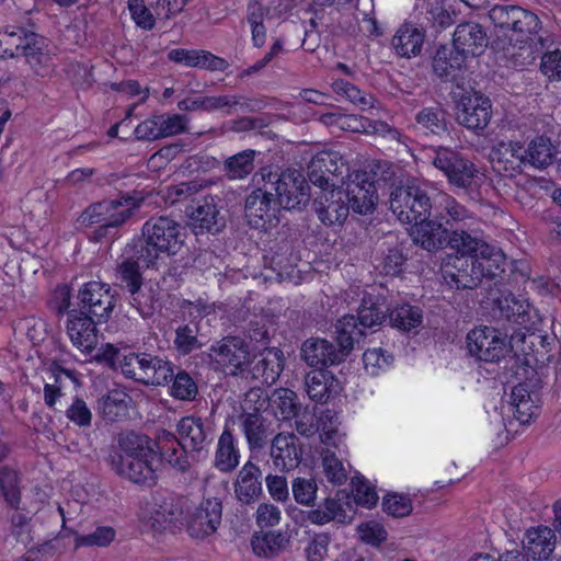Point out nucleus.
Returning a JSON list of instances; mask_svg holds the SVG:
<instances>
[{"label":"nucleus","mask_w":561,"mask_h":561,"mask_svg":"<svg viewBox=\"0 0 561 561\" xmlns=\"http://www.w3.org/2000/svg\"><path fill=\"white\" fill-rule=\"evenodd\" d=\"M449 229L430 218L415 222L411 228V237L415 244L428 252L444 249L448 243Z\"/></svg>","instance_id":"nucleus-26"},{"label":"nucleus","mask_w":561,"mask_h":561,"mask_svg":"<svg viewBox=\"0 0 561 561\" xmlns=\"http://www.w3.org/2000/svg\"><path fill=\"white\" fill-rule=\"evenodd\" d=\"M493 169L505 176H514L523 172L526 163L524 148L519 142L501 141L490 152Z\"/></svg>","instance_id":"nucleus-22"},{"label":"nucleus","mask_w":561,"mask_h":561,"mask_svg":"<svg viewBox=\"0 0 561 561\" xmlns=\"http://www.w3.org/2000/svg\"><path fill=\"white\" fill-rule=\"evenodd\" d=\"M184 240L185 228L179 221L169 216L151 217L142 225L136 255L146 267H150L161 254L175 255Z\"/></svg>","instance_id":"nucleus-3"},{"label":"nucleus","mask_w":561,"mask_h":561,"mask_svg":"<svg viewBox=\"0 0 561 561\" xmlns=\"http://www.w3.org/2000/svg\"><path fill=\"white\" fill-rule=\"evenodd\" d=\"M288 543V539L282 533H263L253 536L251 546L257 557L273 558L277 556Z\"/></svg>","instance_id":"nucleus-44"},{"label":"nucleus","mask_w":561,"mask_h":561,"mask_svg":"<svg viewBox=\"0 0 561 561\" xmlns=\"http://www.w3.org/2000/svg\"><path fill=\"white\" fill-rule=\"evenodd\" d=\"M333 91L348 100L360 110H367L374 106V96L365 91L359 90L353 83L345 80H336L332 84Z\"/></svg>","instance_id":"nucleus-52"},{"label":"nucleus","mask_w":561,"mask_h":561,"mask_svg":"<svg viewBox=\"0 0 561 561\" xmlns=\"http://www.w3.org/2000/svg\"><path fill=\"white\" fill-rule=\"evenodd\" d=\"M130 304L144 317H150L161 307V289L157 284H142L129 290Z\"/></svg>","instance_id":"nucleus-40"},{"label":"nucleus","mask_w":561,"mask_h":561,"mask_svg":"<svg viewBox=\"0 0 561 561\" xmlns=\"http://www.w3.org/2000/svg\"><path fill=\"white\" fill-rule=\"evenodd\" d=\"M291 491L297 503L305 506H313L317 499L318 484L313 478H295Z\"/></svg>","instance_id":"nucleus-58"},{"label":"nucleus","mask_w":561,"mask_h":561,"mask_svg":"<svg viewBox=\"0 0 561 561\" xmlns=\"http://www.w3.org/2000/svg\"><path fill=\"white\" fill-rule=\"evenodd\" d=\"M526 163L536 169H546L551 165L557 157V147L546 136H537L531 139L524 149Z\"/></svg>","instance_id":"nucleus-38"},{"label":"nucleus","mask_w":561,"mask_h":561,"mask_svg":"<svg viewBox=\"0 0 561 561\" xmlns=\"http://www.w3.org/2000/svg\"><path fill=\"white\" fill-rule=\"evenodd\" d=\"M142 378L141 382L148 386H164L173 378V365L151 354L142 353Z\"/></svg>","instance_id":"nucleus-37"},{"label":"nucleus","mask_w":561,"mask_h":561,"mask_svg":"<svg viewBox=\"0 0 561 561\" xmlns=\"http://www.w3.org/2000/svg\"><path fill=\"white\" fill-rule=\"evenodd\" d=\"M96 319L84 314V311L70 309L67 312V334L77 348L84 353H91L98 345Z\"/></svg>","instance_id":"nucleus-19"},{"label":"nucleus","mask_w":561,"mask_h":561,"mask_svg":"<svg viewBox=\"0 0 561 561\" xmlns=\"http://www.w3.org/2000/svg\"><path fill=\"white\" fill-rule=\"evenodd\" d=\"M25 41L20 56L25 58L36 75L46 76L51 67V58L47 53L44 37L33 32Z\"/></svg>","instance_id":"nucleus-34"},{"label":"nucleus","mask_w":561,"mask_h":561,"mask_svg":"<svg viewBox=\"0 0 561 561\" xmlns=\"http://www.w3.org/2000/svg\"><path fill=\"white\" fill-rule=\"evenodd\" d=\"M108 351L105 353L107 359H115L118 363L121 371L127 378L141 382L142 378V353L137 354L129 352L128 354L121 355L113 346L107 345Z\"/></svg>","instance_id":"nucleus-46"},{"label":"nucleus","mask_w":561,"mask_h":561,"mask_svg":"<svg viewBox=\"0 0 561 561\" xmlns=\"http://www.w3.org/2000/svg\"><path fill=\"white\" fill-rule=\"evenodd\" d=\"M467 57L455 49L440 47L433 58L434 72L445 81L457 82L465 68Z\"/></svg>","instance_id":"nucleus-33"},{"label":"nucleus","mask_w":561,"mask_h":561,"mask_svg":"<svg viewBox=\"0 0 561 561\" xmlns=\"http://www.w3.org/2000/svg\"><path fill=\"white\" fill-rule=\"evenodd\" d=\"M323 472L327 479L336 485L343 484L347 480V471L343 462L336 457L335 453L325 448L321 453Z\"/></svg>","instance_id":"nucleus-54"},{"label":"nucleus","mask_w":561,"mask_h":561,"mask_svg":"<svg viewBox=\"0 0 561 561\" xmlns=\"http://www.w3.org/2000/svg\"><path fill=\"white\" fill-rule=\"evenodd\" d=\"M279 210L280 206L266 184L262 188L254 190L245 198V218L252 228L266 230L276 227L279 221Z\"/></svg>","instance_id":"nucleus-13"},{"label":"nucleus","mask_w":561,"mask_h":561,"mask_svg":"<svg viewBox=\"0 0 561 561\" xmlns=\"http://www.w3.org/2000/svg\"><path fill=\"white\" fill-rule=\"evenodd\" d=\"M171 396L182 401H193L198 392L195 380L184 370L173 373Z\"/></svg>","instance_id":"nucleus-55"},{"label":"nucleus","mask_w":561,"mask_h":561,"mask_svg":"<svg viewBox=\"0 0 561 561\" xmlns=\"http://www.w3.org/2000/svg\"><path fill=\"white\" fill-rule=\"evenodd\" d=\"M388 310L383 298H373L371 296L363 298L357 317L353 316L363 336L365 335V329L380 325L386 320Z\"/></svg>","instance_id":"nucleus-39"},{"label":"nucleus","mask_w":561,"mask_h":561,"mask_svg":"<svg viewBox=\"0 0 561 561\" xmlns=\"http://www.w3.org/2000/svg\"><path fill=\"white\" fill-rule=\"evenodd\" d=\"M539 70L549 82H560L561 49L556 48L543 53L540 59Z\"/></svg>","instance_id":"nucleus-61"},{"label":"nucleus","mask_w":561,"mask_h":561,"mask_svg":"<svg viewBox=\"0 0 561 561\" xmlns=\"http://www.w3.org/2000/svg\"><path fill=\"white\" fill-rule=\"evenodd\" d=\"M345 163L334 151L317 153L308 164L309 181L321 190L336 188V179L342 176Z\"/></svg>","instance_id":"nucleus-17"},{"label":"nucleus","mask_w":561,"mask_h":561,"mask_svg":"<svg viewBox=\"0 0 561 561\" xmlns=\"http://www.w3.org/2000/svg\"><path fill=\"white\" fill-rule=\"evenodd\" d=\"M356 19L358 20L359 27L364 33L371 36L381 35L378 22L375 18L373 0H357Z\"/></svg>","instance_id":"nucleus-57"},{"label":"nucleus","mask_w":561,"mask_h":561,"mask_svg":"<svg viewBox=\"0 0 561 561\" xmlns=\"http://www.w3.org/2000/svg\"><path fill=\"white\" fill-rule=\"evenodd\" d=\"M115 538V530L110 526H99L88 535H77L75 538L76 548L79 547H106Z\"/></svg>","instance_id":"nucleus-60"},{"label":"nucleus","mask_w":561,"mask_h":561,"mask_svg":"<svg viewBox=\"0 0 561 561\" xmlns=\"http://www.w3.org/2000/svg\"><path fill=\"white\" fill-rule=\"evenodd\" d=\"M432 164L439 170L451 186L469 191L477 184L478 167L459 151L449 147H437L433 151Z\"/></svg>","instance_id":"nucleus-9"},{"label":"nucleus","mask_w":561,"mask_h":561,"mask_svg":"<svg viewBox=\"0 0 561 561\" xmlns=\"http://www.w3.org/2000/svg\"><path fill=\"white\" fill-rule=\"evenodd\" d=\"M207 112L224 111L227 115L237 112H255L263 107V102L242 94L206 95Z\"/></svg>","instance_id":"nucleus-31"},{"label":"nucleus","mask_w":561,"mask_h":561,"mask_svg":"<svg viewBox=\"0 0 561 561\" xmlns=\"http://www.w3.org/2000/svg\"><path fill=\"white\" fill-rule=\"evenodd\" d=\"M78 311L91 316L99 322H106L115 307L111 286L100 282L84 284L78 293Z\"/></svg>","instance_id":"nucleus-14"},{"label":"nucleus","mask_w":561,"mask_h":561,"mask_svg":"<svg viewBox=\"0 0 561 561\" xmlns=\"http://www.w3.org/2000/svg\"><path fill=\"white\" fill-rule=\"evenodd\" d=\"M67 419L75 425L85 428L91 425L92 412L87 402L76 397L66 410Z\"/></svg>","instance_id":"nucleus-64"},{"label":"nucleus","mask_w":561,"mask_h":561,"mask_svg":"<svg viewBox=\"0 0 561 561\" xmlns=\"http://www.w3.org/2000/svg\"><path fill=\"white\" fill-rule=\"evenodd\" d=\"M500 317L510 322L527 324L530 322V305L513 294L496 299Z\"/></svg>","instance_id":"nucleus-42"},{"label":"nucleus","mask_w":561,"mask_h":561,"mask_svg":"<svg viewBox=\"0 0 561 561\" xmlns=\"http://www.w3.org/2000/svg\"><path fill=\"white\" fill-rule=\"evenodd\" d=\"M255 150H243L225 161L226 175L231 180L247 178L254 170Z\"/></svg>","instance_id":"nucleus-48"},{"label":"nucleus","mask_w":561,"mask_h":561,"mask_svg":"<svg viewBox=\"0 0 561 561\" xmlns=\"http://www.w3.org/2000/svg\"><path fill=\"white\" fill-rule=\"evenodd\" d=\"M415 121L423 128L438 134L446 128L445 114L439 107H425L420 111Z\"/></svg>","instance_id":"nucleus-62"},{"label":"nucleus","mask_w":561,"mask_h":561,"mask_svg":"<svg viewBox=\"0 0 561 561\" xmlns=\"http://www.w3.org/2000/svg\"><path fill=\"white\" fill-rule=\"evenodd\" d=\"M208 357L215 370L228 376H243L249 370V345L238 336H226L213 344Z\"/></svg>","instance_id":"nucleus-10"},{"label":"nucleus","mask_w":561,"mask_h":561,"mask_svg":"<svg viewBox=\"0 0 561 561\" xmlns=\"http://www.w3.org/2000/svg\"><path fill=\"white\" fill-rule=\"evenodd\" d=\"M304 457V444L294 432H279L270 440V458L274 469L289 472L296 469Z\"/></svg>","instance_id":"nucleus-15"},{"label":"nucleus","mask_w":561,"mask_h":561,"mask_svg":"<svg viewBox=\"0 0 561 561\" xmlns=\"http://www.w3.org/2000/svg\"><path fill=\"white\" fill-rule=\"evenodd\" d=\"M556 547V535L549 527H537L527 530L524 549L535 560H547Z\"/></svg>","instance_id":"nucleus-36"},{"label":"nucleus","mask_w":561,"mask_h":561,"mask_svg":"<svg viewBox=\"0 0 561 561\" xmlns=\"http://www.w3.org/2000/svg\"><path fill=\"white\" fill-rule=\"evenodd\" d=\"M456 103V121L469 130L480 133L492 117V104L488 96L473 89L453 92Z\"/></svg>","instance_id":"nucleus-12"},{"label":"nucleus","mask_w":561,"mask_h":561,"mask_svg":"<svg viewBox=\"0 0 561 561\" xmlns=\"http://www.w3.org/2000/svg\"><path fill=\"white\" fill-rule=\"evenodd\" d=\"M424 30L412 23L402 24L391 39L397 56L412 58L421 54L424 44Z\"/></svg>","instance_id":"nucleus-29"},{"label":"nucleus","mask_w":561,"mask_h":561,"mask_svg":"<svg viewBox=\"0 0 561 561\" xmlns=\"http://www.w3.org/2000/svg\"><path fill=\"white\" fill-rule=\"evenodd\" d=\"M332 376L323 369H314L306 375L305 385L309 398L313 401H323L329 398V381Z\"/></svg>","instance_id":"nucleus-53"},{"label":"nucleus","mask_w":561,"mask_h":561,"mask_svg":"<svg viewBox=\"0 0 561 561\" xmlns=\"http://www.w3.org/2000/svg\"><path fill=\"white\" fill-rule=\"evenodd\" d=\"M336 347L324 339L311 337L301 345V358L310 367H327L342 363L354 347V343L363 337L353 314L341 318L335 325Z\"/></svg>","instance_id":"nucleus-4"},{"label":"nucleus","mask_w":561,"mask_h":561,"mask_svg":"<svg viewBox=\"0 0 561 561\" xmlns=\"http://www.w3.org/2000/svg\"><path fill=\"white\" fill-rule=\"evenodd\" d=\"M449 238L447 247L456 251L458 256L462 257H477L481 251L488 250V243L482 239L478 229L472 228V225L465 227H456L449 229Z\"/></svg>","instance_id":"nucleus-27"},{"label":"nucleus","mask_w":561,"mask_h":561,"mask_svg":"<svg viewBox=\"0 0 561 561\" xmlns=\"http://www.w3.org/2000/svg\"><path fill=\"white\" fill-rule=\"evenodd\" d=\"M476 265L482 270V279H496L505 272V255L495 247L488 243V250L481 251L480 254L474 257Z\"/></svg>","instance_id":"nucleus-43"},{"label":"nucleus","mask_w":561,"mask_h":561,"mask_svg":"<svg viewBox=\"0 0 561 561\" xmlns=\"http://www.w3.org/2000/svg\"><path fill=\"white\" fill-rule=\"evenodd\" d=\"M282 208L298 209L310 199V187L298 170L288 169L282 173L268 172L265 182Z\"/></svg>","instance_id":"nucleus-11"},{"label":"nucleus","mask_w":561,"mask_h":561,"mask_svg":"<svg viewBox=\"0 0 561 561\" xmlns=\"http://www.w3.org/2000/svg\"><path fill=\"white\" fill-rule=\"evenodd\" d=\"M284 369V355L280 350L268 348L260 354L253 367L249 370L254 379L262 383L273 385Z\"/></svg>","instance_id":"nucleus-32"},{"label":"nucleus","mask_w":561,"mask_h":561,"mask_svg":"<svg viewBox=\"0 0 561 561\" xmlns=\"http://www.w3.org/2000/svg\"><path fill=\"white\" fill-rule=\"evenodd\" d=\"M128 400L129 397L125 391L114 389L99 400V410L104 419L115 421L126 411Z\"/></svg>","instance_id":"nucleus-50"},{"label":"nucleus","mask_w":561,"mask_h":561,"mask_svg":"<svg viewBox=\"0 0 561 561\" xmlns=\"http://www.w3.org/2000/svg\"><path fill=\"white\" fill-rule=\"evenodd\" d=\"M524 335H512L491 327L476 328L467 334L469 353L479 360L497 362L508 352L517 353V343L523 342Z\"/></svg>","instance_id":"nucleus-7"},{"label":"nucleus","mask_w":561,"mask_h":561,"mask_svg":"<svg viewBox=\"0 0 561 561\" xmlns=\"http://www.w3.org/2000/svg\"><path fill=\"white\" fill-rule=\"evenodd\" d=\"M439 218L444 220L445 225L454 229L456 225H474L477 220L474 216L461 205L455 197L443 194L439 202Z\"/></svg>","instance_id":"nucleus-41"},{"label":"nucleus","mask_w":561,"mask_h":561,"mask_svg":"<svg viewBox=\"0 0 561 561\" xmlns=\"http://www.w3.org/2000/svg\"><path fill=\"white\" fill-rule=\"evenodd\" d=\"M261 470L252 461H247L238 472L234 482V493L237 499L250 504L256 501L262 493Z\"/></svg>","instance_id":"nucleus-30"},{"label":"nucleus","mask_w":561,"mask_h":561,"mask_svg":"<svg viewBox=\"0 0 561 561\" xmlns=\"http://www.w3.org/2000/svg\"><path fill=\"white\" fill-rule=\"evenodd\" d=\"M350 208L359 215H367L375 209L377 187L367 172H354L344 191Z\"/></svg>","instance_id":"nucleus-20"},{"label":"nucleus","mask_w":561,"mask_h":561,"mask_svg":"<svg viewBox=\"0 0 561 561\" xmlns=\"http://www.w3.org/2000/svg\"><path fill=\"white\" fill-rule=\"evenodd\" d=\"M489 18L496 28L512 33L505 55L514 67L531 65L537 45L542 48L548 42L541 34L542 22L538 15L523 7L496 4L489 11Z\"/></svg>","instance_id":"nucleus-1"},{"label":"nucleus","mask_w":561,"mask_h":561,"mask_svg":"<svg viewBox=\"0 0 561 561\" xmlns=\"http://www.w3.org/2000/svg\"><path fill=\"white\" fill-rule=\"evenodd\" d=\"M180 448H165L164 459L176 470L185 472L190 469L188 455L201 456L207 451L208 432L199 416H184L176 424Z\"/></svg>","instance_id":"nucleus-6"},{"label":"nucleus","mask_w":561,"mask_h":561,"mask_svg":"<svg viewBox=\"0 0 561 561\" xmlns=\"http://www.w3.org/2000/svg\"><path fill=\"white\" fill-rule=\"evenodd\" d=\"M0 491L11 507H18L21 502L19 472L8 466L0 467Z\"/></svg>","instance_id":"nucleus-51"},{"label":"nucleus","mask_w":561,"mask_h":561,"mask_svg":"<svg viewBox=\"0 0 561 561\" xmlns=\"http://www.w3.org/2000/svg\"><path fill=\"white\" fill-rule=\"evenodd\" d=\"M390 209L402 224L430 218L432 203L426 190L414 183L397 186L390 193Z\"/></svg>","instance_id":"nucleus-8"},{"label":"nucleus","mask_w":561,"mask_h":561,"mask_svg":"<svg viewBox=\"0 0 561 561\" xmlns=\"http://www.w3.org/2000/svg\"><path fill=\"white\" fill-rule=\"evenodd\" d=\"M313 207L325 226L342 225L351 209L344 191L340 187L321 190L314 197Z\"/></svg>","instance_id":"nucleus-18"},{"label":"nucleus","mask_w":561,"mask_h":561,"mask_svg":"<svg viewBox=\"0 0 561 561\" xmlns=\"http://www.w3.org/2000/svg\"><path fill=\"white\" fill-rule=\"evenodd\" d=\"M118 446L121 451L111 456L112 469L133 483L156 484L159 457L153 442L147 435L128 432L119 436Z\"/></svg>","instance_id":"nucleus-2"},{"label":"nucleus","mask_w":561,"mask_h":561,"mask_svg":"<svg viewBox=\"0 0 561 561\" xmlns=\"http://www.w3.org/2000/svg\"><path fill=\"white\" fill-rule=\"evenodd\" d=\"M239 463L240 453L237 440L232 432L225 427L217 442L214 466L220 472L230 473L237 469Z\"/></svg>","instance_id":"nucleus-35"},{"label":"nucleus","mask_w":561,"mask_h":561,"mask_svg":"<svg viewBox=\"0 0 561 561\" xmlns=\"http://www.w3.org/2000/svg\"><path fill=\"white\" fill-rule=\"evenodd\" d=\"M354 125L348 124V127L352 128L353 131H358L360 128L366 133L377 134L381 136H390L391 139L399 140L401 134L398 129L391 127L389 124L382 121H373L369 118H350Z\"/></svg>","instance_id":"nucleus-59"},{"label":"nucleus","mask_w":561,"mask_h":561,"mask_svg":"<svg viewBox=\"0 0 561 561\" xmlns=\"http://www.w3.org/2000/svg\"><path fill=\"white\" fill-rule=\"evenodd\" d=\"M190 222L196 234L204 232L217 233L226 226L225 218L220 215L213 196H207L197 202V205L190 213Z\"/></svg>","instance_id":"nucleus-24"},{"label":"nucleus","mask_w":561,"mask_h":561,"mask_svg":"<svg viewBox=\"0 0 561 561\" xmlns=\"http://www.w3.org/2000/svg\"><path fill=\"white\" fill-rule=\"evenodd\" d=\"M484 27L476 22H462L456 26L453 35L454 48L465 55H480L488 46Z\"/></svg>","instance_id":"nucleus-25"},{"label":"nucleus","mask_w":561,"mask_h":561,"mask_svg":"<svg viewBox=\"0 0 561 561\" xmlns=\"http://www.w3.org/2000/svg\"><path fill=\"white\" fill-rule=\"evenodd\" d=\"M144 199L141 194L134 192L94 203L82 211L79 221L87 227L99 225V236H106L110 229H117L126 224Z\"/></svg>","instance_id":"nucleus-5"},{"label":"nucleus","mask_w":561,"mask_h":561,"mask_svg":"<svg viewBox=\"0 0 561 561\" xmlns=\"http://www.w3.org/2000/svg\"><path fill=\"white\" fill-rule=\"evenodd\" d=\"M389 320L392 327L401 331H411L421 325L423 314L419 307L407 304L392 309Z\"/></svg>","instance_id":"nucleus-49"},{"label":"nucleus","mask_w":561,"mask_h":561,"mask_svg":"<svg viewBox=\"0 0 561 561\" xmlns=\"http://www.w3.org/2000/svg\"><path fill=\"white\" fill-rule=\"evenodd\" d=\"M240 426L251 454L261 453L273 434L271 422L262 413L245 411L239 416Z\"/></svg>","instance_id":"nucleus-23"},{"label":"nucleus","mask_w":561,"mask_h":561,"mask_svg":"<svg viewBox=\"0 0 561 561\" xmlns=\"http://www.w3.org/2000/svg\"><path fill=\"white\" fill-rule=\"evenodd\" d=\"M270 408L278 420L287 421L295 417L298 411L296 393L286 388L274 390L270 398Z\"/></svg>","instance_id":"nucleus-45"},{"label":"nucleus","mask_w":561,"mask_h":561,"mask_svg":"<svg viewBox=\"0 0 561 561\" xmlns=\"http://www.w3.org/2000/svg\"><path fill=\"white\" fill-rule=\"evenodd\" d=\"M359 539L370 546L377 547L387 540L388 533L385 527L376 522L368 520L357 526Z\"/></svg>","instance_id":"nucleus-63"},{"label":"nucleus","mask_w":561,"mask_h":561,"mask_svg":"<svg viewBox=\"0 0 561 561\" xmlns=\"http://www.w3.org/2000/svg\"><path fill=\"white\" fill-rule=\"evenodd\" d=\"M482 270L474 257L449 256L442 265L446 284L456 289H473L482 282Z\"/></svg>","instance_id":"nucleus-16"},{"label":"nucleus","mask_w":561,"mask_h":561,"mask_svg":"<svg viewBox=\"0 0 561 561\" xmlns=\"http://www.w3.org/2000/svg\"><path fill=\"white\" fill-rule=\"evenodd\" d=\"M32 33L23 27H7L3 34H0V57H19L26 37Z\"/></svg>","instance_id":"nucleus-47"},{"label":"nucleus","mask_w":561,"mask_h":561,"mask_svg":"<svg viewBox=\"0 0 561 561\" xmlns=\"http://www.w3.org/2000/svg\"><path fill=\"white\" fill-rule=\"evenodd\" d=\"M168 57L171 61L209 71H225L229 68V62L226 59L202 49L175 48L168 54Z\"/></svg>","instance_id":"nucleus-28"},{"label":"nucleus","mask_w":561,"mask_h":561,"mask_svg":"<svg viewBox=\"0 0 561 561\" xmlns=\"http://www.w3.org/2000/svg\"><path fill=\"white\" fill-rule=\"evenodd\" d=\"M222 505L219 499L213 497L203 501L191 513L187 520V531L191 537L204 539L214 534L221 523Z\"/></svg>","instance_id":"nucleus-21"},{"label":"nucleus","mask_w":561,"mask_h":561,"mask_svg":"<svg viewBox=\"0 0 561 561\" xmlns=\"http://www.w3.org/2000/svg\"><path fill=\"white\" fill-rule=\"evenodd\" d=\"M197 327L191 324L180 325L175 330L174 346L182 355H187L193 351L199 350L203 344L197 337Z\"/></svg>","instance_id":"nucleus-56"}]
</instances>
